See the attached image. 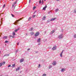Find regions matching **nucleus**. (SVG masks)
I'll return each mask as SVG.
<instances>
[{
    "instance_id": "2eb2a0df",
    "label": "nucleus",
    "mask_w": 76,
    "mask_h": 76,
    "mask_svg": "<svg viewBox=\"0 0 76 76\" xmlns=\"http://www.w3.org/2000/svg\"><path fill=\"white\" fill-rule=\"evenodd\" d=\"M9 56V54H5V55H4V56H3V57H6V56Z\"/></svg>"
},
{
    "instance_id": "1a4fd4ad",
    "label": "nucleus",
    "mask_w": 76,
    "mask_h": 76,
    "mask_svg": "<svg viewBox=\"0 0 76 76\" xmlns=\"http://www.w3.org/2000/svg\"><path fill=\"white\" fill-rule=\"evenodd\" d=\"M65 70V69L64 68H62V69L61 70V72H64Z\"/></svg>"
},
{
    "instance_id": "864d4df0",
    "label": "nucleus",
    "mask_w": 76,
    "mask_h": 76,
    "mask_svg": "<svg viewBox=\"0 0 76 76\" xmlns=\"http://www.w3.org/2000/svg\"><path fill=\"white\" fill-rule=\"evenodd\" d=\"M17 45H19V42H18Z\"/></svg>"
},
{
    "instance_id": "a19ab883",
    "label": "nucleus",
    "mask_w": 76,
    "mask_h": 76,
    "mask_svg": "<svg viewBox=\"0 0 76 76\" xmlns=\"http://www.w3.org/2000/svg\"><path fill=\"white\" fill-rule=\"evenodd\" d=\"M15 51L16 52V53H17L18 52V50H16Z\"/></svg>"
},
{
    "instance_id": "4c0bfd02",
    "label": "nucleus",
    "mask_w": 76,
    "mask_h": 76,
    "mask_svg": "<svg viewBox=\"0 0 76 76\" xmlns=\"http://www.w3.org/2000/svg\"><path fill=\"white\" fill-rule=\"evenodd\" d=\"M42 4H43L44 3V0H42Z\"/></svg>"
},
{
    "instance_id": "423d86ee",
    "label": "nucleus",
    "mask_w": 76,
    "mask_h": 76,
    "mask_svg": "<svg viewBox=\"0 0 76 76\" xmlns=\"http://www.w3.org/2000/svg\"><path fill=\"white\" fill-rule=\"evenodd\" d=\"M56 18H51L50 19V20L51 21H53V20H56Z\"/></svg>"
},
{
    "instance_id": "ddd939ff",
    "label": "nucleus",
    "mask_w": 76,
    "mask_h": 76,
    "mask_svg": "<svg viewBox=\"0 0 76 76\" xmlns=\"http://www.w3.org/2000/svg\"><path fill=\"white\" fill-rule=\"evenodd\" d=\"M23 61H24V59H21L20 61V63H22V62H23Z\"/></svg>"
},
{
    "instance_id": "473e14b6",
    "label": "nucleus",
    "mask_w": 76,
    "mask_h": 76,
    "mask_svg": "<svg viewBox=\"0 0 76 76\" xmlns=\"http://www.w3.org/2000/svg\"><path fill=\"white\" fill-rule=\"evenodd\" d=\"M60 56L61 57H63V56L62 55V53H60Z\"/></svg>"
},
{
    "instance_id": "37998d69",
    "label": "nucleus",
    "mask_w": 76,
    "mask_h": 76,
    "mask_svg": "<svg viewBox=\"0 0 76 76\" xmlns=\"http://www.w3.org/2000/svg\"><path fill=\"white\" fill-rule=\"evenodd\" d=\"M44 33V34H46V33H47V32L46 31H45Z\"/></svg>"
},
{
    "instance_id": "4be33fe9",
    "label": "nucleus",
    "mask_w": 76,
    "mask_h": 76,
    "mask_svg": "<svg viewBox=\"0 0 76 76\" xmlns=\"http://www.w3.org/2000/svg\"><path fill=\"white\" fill-rule=\"evenodd\" d=\"M2 63V64L4 65V64H5V63H6V62L5 61H4L3 62V63Z\"/></svg>"
},
{
    "instance_id": "bb28decb",
    "label": "nucleus",
    "mask_w": 76,
    "mask_h": 76,
    "mask_svg": "<svg viewBox=\"0 0 76 76\" xmlns=\"http://www.w3.org/2000/svg\"><path fill=\"white\" fill-rule=\"evenodd\" d=\"M35 9H36V7H35V6L33 8V10H35Z\"/></svg>"
},
{
    "instance_id": "a18cd8bd",
    "label": "nucleus",
    "mask_w": 76,
    "mask_h": 76,
    "mask_svg": "<svg viewBox=\"0 0 76 76\" xmlns=\"http://www.w3.org/2000/svg\"><path fill=\"white\" fill-rule=\"evenodd\" d=\"M37 54V53H38V51H37L36 52H35Z\"/></svg>"
},
{
    "instance_id": "9d476101",
    "label": "nucleus",
    "mask_w": 76,
    "mask_h": 76,
    "mask_svg": "<svg viewBox=\"0 0 76 76\" xmlns=\"http://www.w3.org/2000/svg\"><path fill=\"white\" fill-rule=\"evenodd\" d=\"M3 39H6L7 38V36H4L3 37Z\"/></svg>"
},
{
    "instance_id": "c85d7f7f",
    "label": "nucleus",
    "mask_w": 76,
    "mask_h": 76,
    "mask_svg": "<svg viewBox=\"0 0 76 76\" xmlns=\"http://www.w3.org/2000/svg\"><path fill=\"white\" fill-rule=\"evenodd\" d=\"M15 32H18V30L17 29H15V31H14Z\"/></svg>"
},
{
    "instance_id": "7ed1b4c3",
    "label": "nucleus",
    "mask_w": 76,
    "mask_h": 76,
    "mask_svg": "<svg viewBox=\"0 0 76 76\" xmlns=\"http://www.w3.org/2000/svg\"><path fill=\"white\" fill-rule=\"evenodd\" d=\"M58 38L59 39H62L63 38V34H61L60 35H59Z\"/></svg>"
},
{
    "instance_id": "c9c22d12",
    "label": "nucleus",
    "mask_w": 76,
    "mask_h": 76,
    "mask_svg": "<svg viewBox=\"0 0 76 76\" xmlns=\"http://www.w3.org/2000/svg\"><path fill=\"white\" fill-rule=\"evenodd\" d=\"M16 3H17L16 1L14 2L13 3V5H15V4H16Z\"/></svg>"
},
{
    "instance_id": "09e8293b",
    "label": "nucleus",
    "mask_w": 76,
    "mask_h": 76,
    "mask_svg": "<svg viewBox=\"0 0 76 76\" xmlns=\"http://www.w3.org/2000/svg\"><path fill=\"white\" fill-rule=\"evenodd\" d=\"M19 29L20 28H18V29H17L18 30V31H19Z\"/></svg>"
},
{
    "instance_id": "6ab92c4d",
    "label": "nucleus",
    "mask_w": 76,
    "mask_h": 76,
    "mask_svg": "<svg viewBox=\"0 0 76 76\" xmlns=\"http://www.w3.org/2000/svg\"><path fill=\"white\" fill-rule=\"evenodd\" d=\"M54 32H55V30H53V31H51V34H53V33H54Z\"/></svg>"
},
{
    "instance_id": "49530a36",
    "label": "nucleus",
    "mask_w": 76,
    "mask_h": 76,
    "mask_svg": "<svg viewBox=\"0 0 76 76\" xmlns=\"http://www.w3.org/2000/svg\"><path fill=\"white\" fill-rule=\"evenodd\" d=\"M35 16H36L35 15H33L32 16V17L34 18L35 17Z\"/></svg>"
},
{
    "instance_id": "f704fd0d",
    "label": "nucleus",
    "mask_w": 76,
    "mask_h": 76,
    "mask_svg": "<svg viewBox=\"0 0 76 76\" xmlns=\"http://www.w3.org/2000/svg\"><path fill=\"white\" fill-rule=\"evenodd\" d=\"M33 29V28H31V30H30V31H32V30Z\"/></svg>"
},
{
    "instance_id": "dca6fc26",
    "label": "nucleus",
    "mask_w": 76,
    "mask_h": 76,
    "mask_svg": "<svg viewBox=\"0 0 76 76\" xmlns=\"http://www.w3.org/2000/svg\"><path fill=\"white\" fill-rule=\"evenodd\" d=\"M15 35H16V33H15V32L13 31L12 32V35L13 36H15Z\"/></svg>"
},
{
    "instance_id": "f257e3e1",
    "label": "nucleus",
    "mask_w": 76,
    "mask_h": 76,
    "mask_svg": "<svg viewBox=\"0 0 76 76\" xmlns=\"http://www.w3.org/2000/svg\"><path fill=\"white\" fill-rule=\"evenodd\" d=\"M22 19L21 18L20 19L17 20L16 21V22H15V23H14V24L15 25H16L18 23V22H19V21H20V20H22Z\"/></svg>"
},
{
    "instance_id": "a878e982",
    "label": "nucleus",
    "mask_w": 76,
    "mask_h": 76,
    "mask_svg": "<svg viewBox=\"0 0 76 76\" xmlns=\"http://www.w3.org/2000/svg\"><path fill=\"white\" fill-rule=\"evenodd\" d=\"M45 18H46V17L45 16H44L42 18V19H43V20H44L45 19Z\"/></svg>"
},
{
    "instance_id": "f8f14e48",
    "label": "nucleus",
    "mask_w": 76,
    "mask_h": 76,
    "mask_svg": "<svg viewBox=\"0 0 76 76\" xmlns=\"http://www.w3.org/2000/svg\"><path fill=\"white\" fill-rule=\"evenodd\" d=\"M40 41H41V38H39L38 39L37 41L38 42H40Z\"/></svg>"
},
{
    "instance_id": "58836bf2",
    "label": "nucleus",
    "mask_w": 76,
    "mask_h": 76,
    "mask_svg": "<svg viewBox=\"0 0 76 76\" xmlns=\"http://www.w3.org/2000/svg\"><path fill=\"white\" fill-rule=\"evenodd\" d=\"M11 15L12 17H15V15H14L13 14H11Z\"/></svg>"
},
{
    "instance_id": "cd10ccee",
    "label": "nucleus",
    "mask_w": 76,
    "mask_h": 76,
    "mask_svg": "<svg viewBox=\"0 0 76 76\" xmlns=\"http://www.w3.org/2000/svg\"><path fill=\"white\" fill-rule=\"evenodd\" d=\"M6 6V4H4L3 5V8H4V7H5V6Z\"/></svg>"
},
{
    "instance_id": "338daca9",
    "label": "nucleus",
    "mask_w": 76,
    "mask_h": 76,
    "mask_svg": "<svg viewBox=\"0 0 76 76\" xmlns=\"http://www.w3.org/2000/svg\"><path fill=\"white\" fill-rule=\"evenodd\" d=\"M20 73H21V72H20Z\"/></svg>"
},
{
    "instance_id": "680f3d73",
    "label": "nucleus",
    "mask_w": 76,
    "mask_h": 76,
    "mask_svg": "<svg viewBox=\"0 0 76 76\" xmlns=\"http://www.w3.org/2000/svg\"><path fill=\"white\" fill-rule=\"evenodd\" d=\"M74 1H76V0H74Z\"/></svg>"
},
{
    "instance_id": "0eeeda50",
    "label": "nucleus",
    "mask_w": 76,
    "mask_h": 76,
    "mask_svg": "<svg viewBox=\"0 0 76 76\" xmlns=\"http://www.w3.org/2000/svg\"><path fill=\"white\" fill-rule=\"evenodd\" d=\"M20 68L18 67V68L16 69L15 70L16 72H17V71H18V70H20Z\"/></svg>"
},
{
    "instance_id": "7c9ffc66",
    "label": "nucleus",
    "mask_w": 76,
    "mask_h": 76,
    "mask_svg": "<svg viewBox=\"0 0 76 76\" xmlns=\"http://www.w3.org/2000/svg\"><path fill=\"white\" fill-rule=\"evenodd\" d=\"M31 17H29L28 19V20H31Z\"/></svg>"
},
{
    "instance_id": "4468645a",
    "label": "nucleus",
    "mask_w": 76,
    "mask_h": 76,
    "mask_svg": "<svg viewBox=\"0 0 76 76\" xmlns=\"http://www.w3.org/2000/svg\"><path fill=\"white\" fill-rule=\"evenodd\" d=\"M15 64H12V68H13L14 67H15Z\"/></svg>"
},
{
    "instance_id": "5fc2aeb1",
    "label": "nucleus",
    "mask_w": 76,
    "mask_h": 76,
    "mask_svg": "<svg viewBox=\"0 0 76 76\" xmlns=\"http://www.w3.org/2000/svg\"><path fill=\"white\" fill-rule=\"evenodd\" d=\"M40 44H40V43H39V44H38V45H40Z\"/></svg>"
},
{
    "instance_id": "ea45409f",
    "label": "nucleus",
    "mask_w": 76,
    "mask_h": 76,
    "mask_svg": "<svg viewBox=\"0 0 76 76\" xmlns=\"http://www.w3.org/2000/svg\"><path fill=\"white\" fill-rule=\"evenodd\" d=\"M8 67H11V65H9L8 66Z\"/></svg>"
},
{
    "instance_id": "412c9836",
    "label": "nucleus",
    "mask_w": 76,
    "mask_h": 76,
    "mask_svg": "<svg viewBox=\"0 0 76 76\" xmlns=\"http://www.w3.org/2000/svg\"><path fill=\"white\" fill-rule=\"evenodd\" d=\"M3 65V63H0V67H1L2 66V65Z\"/></svg>"
},
{
    "instance_id": "a211bd4d",
    "label": "nucleus",
    "mask_w": 76,
    "mask_h": 76,
    "mask_svg": "<svg viewBox=\"0 0 76 76\" xmlns=\"http://www.w3.org/2000/svg\"><path fill=\"white\" fill-rule=\"evenodd\" d=\"M58 9H56V10H55V12H56V13H57V12H58Z\"/></svg>"
},
{
    "instance_id": "69168bd1",
    "label": "nucleus",
    "mask_w": 76,
    "mask_h": 76,
    "mask_svg": "<svg viewBox=\"0 0 76 76\" xmlns=\"http://www.w3.org/2000/svg\"><path fill=\"white\" fill-rule=\"evenodd\" d=\"M26 35H28V34H26Z\"/></svg>"
},
{
    "instance_id": "79ce46f5",
    "label": "nucleus",
    "mask_w": 76,
    "mask_h": 76,
    "mask_svg": "<svg viewBox=\"0 0 76 76\" xmlns=\"http://www.w3.org/2000/svg\"><path fill=\"white\" fill-rule=\"evenodd\" d=\"M64 51V50H63L61 52V54H62V53H63V52Z\"/></svg>"
},
{
    "instance_id": "052dcab7",
    "label": "nucleus",
    "mask_w": 76,
    "mask_h": 76,
    "mask_svg": "<svg viewBox=\"0 0 76 76\" xmlns=\"http://www.w3.org/2000/svg\"><path fill=\"white\" fill-rule=\"evenodd\" d=\"M44 1H46V0H44Z\"/></svg>"
},
{
    "instance_id": "0e129e2a",
    "label": "nucleus",
    "mask_w": 76,
    "mask_h": 76,
    "mask_svg": "<svg viewBox=\"0 0 76 76\" xmlns=\"http://www.w3.org/2000/svg\"><path fill=\"white\" fill-rule=\"evenodd\" d=\"M12 1H13V0H12Z\"/></svg>"
},
{
    "instance_id": "393cba45",
    "label": "nucleus",
    "mask_w": 76,
    "mask_h": 76,
    "mask_svg": "<svg viewBox=\"0 0 76 76\" xmlns=\"http://www.w3.org/2000/svg\"><path fill=\"white\" fill-rule=\"evenodd\" d=\"M9 42V41L7 40H6L5 42V43H7V42Z\"/></svg>"
},
{
    "instance_id": "de8ad7c7",
    "label": "nucleus",
    "mask_w": 76,
    "mask_h": 76,
    "mask_svg": "<svg viewBox=\"0 0 76 76\" xmlns=\"http://www.w3.org/2000/svg\"><path fill=\"white\" fill-rule=\"evenodd\" d=\"M15 5H14V4H13V5H12V7H14V6Z\"/></svg>"
},
{
    "instance_id": "3c124183",
    "label": "nucleus",
    "mask_w": 76,
    "mask_h": 76,
    "mask_svg": "<svg viewBox=\"0 0 76 76\" xmlns=\"http://www.w3.org/2000/svg\"><path fill=\"white\" fill-rule=\"evenodd\" d=\"M40 66H41V65H40V64H39V67H40Z\"/></svg>"
},
{
    "instance_id": "2f4dec72",
    "label": "nucleus",
    "mask_w": 76,
    "mask_h": 76,
    "mask_svg": "<svg viewBox=\"0 0 76 76\" xmlns=\"http://www.w3.org/2000/svg\"><path fill=\"white\" fill-rule=\"evenodd\" d=\"M51 67H52V66H51V65H50L49 66V69H51Z\"/></svg>"
},
{
    "instance_id": "4d7b16f0",
    "label": "nucleus",
    "mask_w": 76,
    "mask_h": 76,
    "mask_svg": "<svg viewBox=\"0 0 76 76\" xmlns=\"http://www.w3.org/2000/svg\"><path fill=\"white\" fill-rule=\"evenodd\" d=\"M12 36H11H11H10V37H12Z\"/></svg>"
},
{
    "instance_id": "6e6d98bb",
    "label": "nucleus",
    "mask_w": 76,
    "mask_h": 76,
    "mask_svg": "<svg viewBox=\"0 0 76 76\" xmlns=\"http://www.w3.org/2000/svg\"><path fill=\"white\" fill-rule=\"evenodd\" d=\"M36 12V11H35L34 12V14H35V12Z\"/></svg>"
},
{
    "instance_id": "5701e85b",
    "label": "nucleus",
    "mask_w": 76,
    "mask_h": 76,
    "mask_svg": "<svg viewBox=\"0 0 76 76\" xmlns=\"http://www.w3.org/2000/svg\"><path fill=\"white\" fill-rule=\"evenodd\" d=\"M42 3V1H41V0H40L39 1V4H41Z\"/></svg>"
},
{
    "instance_id": "9b49d317",
    "label": "nucleus",
    "mask_w": 76,
    "mask_h": 76,
    "mask_svg": "<svg viewBox=\"0 0 76 76\" xmlns=\"http://www.w3.org/2000/svg\"><path fill=\"white\" fill-rule=\"evenodd\" d=\"M14 14H15V15H17V14H18V13H18L16 11H14Z\"/></svg>"
},
{
    "instance_id": "e433bc0d",
    "label": "nucleus",
    "mask_w": 76,
    "mask_h": 76,
    "mask_svg": "<svg viewBox=\"0 0 76 76\" xmlns=\"http://www.w3.org/2000/svg\"><path fill=\"white\" fill-rule=\"evenodd\" d=\"M74 13H76V10H74Z\"/></svg>"
},
{
    "instance_id": "39448f33",
    "label": "nucleus",
    "mask_w": 76,
    "mask_h": 76,
    "mask_svg": "<svg viewBox=\"0 0 76 76\" xmlns=\"http://www.w3.org/2000/svg\"><path fill=\"white\" fill-rule=\"evenodd\" d=\"M56 63H57L56 62V61H54L53 63H52V64L53 65V66H55V65H56Z\"/></svg>"
},
{
    "instance_id": "8fccbe9b",
    "label": "nucleus",
    "mask_w": 76,
    "mask_h": 76,
    "mask_svg": "<svg viewBox=\"0 0 76 76\" xmlns=\"http://www.w3.org/2000/svg\"><path fill=\"white\" fill-rule=\"evenodd\" d=\"M27 50H28V51H29V50H30V48L28 49Z\"/></svg>"
},
{
    "instance_id": "f3484780",
    "label": "nucleus",
    "mask_w": 76,
    "mask_h": 76,
    "mask_svg": "<svg viewBox=\"0 0 76 76\" xmlns=\"http://www.w3.org/2000/svg\"><path fill=\"white\" fill-rule=\"evenodd\" d=\"M51 21V20H48L47 21V23H49V22H50Z\"/></svg>"
},
{
    "instance_id": "e2e57ef3",
    "label": "nucleus",
    "mask_w": 76,
    "mask_h": 76,
    "mask_svg": "<svg viewBox=\"0 0 76 76\" xmlns=\"http://www.w3.org/2000/svg\"><path fill=\"white\" fill-rule=\"evenodd\" d=\"M1 24L0 25V26H1Z\"/></svg>"
},
{
    "instance_id": "b1692460",
    "label": "nucleus",
    "mask_w": 76,
    "mask_h": 76,
    "mask_svg": "<svg viewBox=\"0 0 76 76\" xmlns=\"http://www.w3.org/2000/svg\"><path fill=\"white\" fill-rule=\"evenodd\" d=\"M3 22V20H2V19H1V24H3V22Z\"/></svg>"
},
{
    "instance_id": "f03ea898",
    "label": "nucleus",
    "mask_w": 76,
    "mask_h": 76,
    "mask_svg": "<svg viewBox=\"0 0 76 76\" xmlns=\"http://www.w3.org/2000/svg\"><path fill=\"white\" fill-rule=\"evenodd\" d=\"M39 35V32L38 31L37 32L34 34V36H35V37H38V35Z\"/></svg>"
},
{
    "instance_id": "603ef678",
    "label": "nucleus",
    "mask_w": 76,
    "mask_h": 76,
    "mask_svg": "<svg viewBox=\"0 0 76 76\" xmlns=\"http://www.w3.org/2000/svg\"><path fill=\"white\" fill-rule=\"evenodd\" d=\"M31 3V0H29V3Z\"/></svg>"
},
{
    "instance_id": "6e6552de",
    "label": "nucleus",
    "mask_w": 76,
    "mask_h": 76,
    "mask_svg": "<svg viewBox=\"0 0 76 76\" xmlns=\"http://www.w3.org/2000/svg\"><path fill=\"white\" fill-rule=\"evenodd\" d=\"M56 46H54L53 47V48H52V50H56Z\"/></svg>"
},
{
    "instance_id": "aec40b11",
    "label": "nucleus",
    "mask_w": 76,
    "mask_h": 76,
    "mask_svg": "<svg viewBox=\"0 0 76 76\" xmlns=\"http://www.w3.org/2000/svg\"><path fill=\"white\" fill-rule=\"evenodd\" d=\"M30 34L31 35H34V32H31L30 33Z\"/></svg>"
},
{
    "instance_id": "bf43d9fd",
    "label": "nucleus",
    "mask_w": 76,
    "mask_h": 76,
    "mask_svg": "<svg viewBox=\"0 0 76 76\" xmlns=\"http://www.w3.org/2000/svg\"><path fill=\"white\" fill-rule=\"evenodd\" d=\"M48 14H49V13H50V12H48Z\"/></svg>"
},
{
    "instance_id": "20e7f679",
    "label": "nucleus",
    "mask_w": 76,
    "mask_h": 76,
    "mask_svg": "<svg viewBox=\"0 0 76 76\" xmlns=\"http://www.w3.org/2000/svg\"><path fill=\"white\" fill-rule=\"evenodd\" d=\"M47 7V5H45V6L43 8V10H45L46 8Z\"/></svg>"
},
{
    "instance_id": "13d9d810",
    "label": "nucleus",
    "mask_w": 76,
    "mask_h": 76,
    "mask_svg": "<svg viewBox=\"0 0 76 76\" xmlns=\"http://www.w3.org/2000/svg\"><path fill=\"white\" fill-rule=\"evenodd\" d=\"M56 0V1H60V0Z\"/></svg>"
},
{
    "instance_id": "72a5a7b5",
    "label": "nucleus",
    "mask_w": 76,
    "mask_h": 76,
    "mask_svg": "<svg viewBox=\"0 0 76 76\" xmlns=\"http://www.w3.org/2000/svg\"><path fill=\"white\" fill-rule=\"evenodd\" d=\"M47 75L45 74H44L43 75V76H46Z\"/></svg>"
},
{
    "instance_id": "c756f323",
    "label": "nucleus",
    "mask_w": 76,
    "mask_h": 76,
    "mask_svg": "<svg viewBox=\"0 0 76 76\" xmlns=\"http://www.w3.org/2000/svg\"><path fill=\"white\" fill-rule=\"evenodd\" d=\"M74 38H76V34H75L74 36Z\"/></svg>"
},
{
    "instance_id": "c03bdc74",
    "label": "nucleus",
    "mask_w": 76,
    "mask_h": 76,
    "mask_svg": "<svg viewBox=\"0 0 76 76\" xmlns=\"http://www.w3.org/2000/svg\"><path fill=\"white\" fill-rule=\"evenodd\" d=\"M12 38H14L15 37L14 36H12Z\"/></svg>"
}]
</instances>
